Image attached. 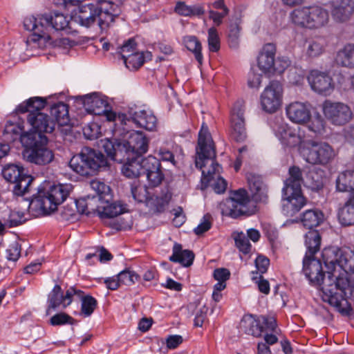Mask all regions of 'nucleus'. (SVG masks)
I'll return each instance as SVG.
<instances>
[{
  "label": "nucleus",
  "mask_w": 354,
  "mask_h": 354,
  "mask_svg": "<svg viewBox=\"0 0 354 354\" xmlns=\"http://www.w3.org/2000/svg\"><path fill=\"white\" fill-rule=\"evenodd\" d=\"M214 145L208 128L203 124L198 133V147L195 159L196 167L202 171L201 183L207 187L212 180L214 192L223 194L227 188V182L220 176L221 167L216 162Z\"/></svg>",
  "instance_id": "obj_1"
},
{
  "label": "nucleus",
  "mask_w": 354,
  "mask_h": 354,
  "mask_svg": "<svg viewBox=\"0 0 354 354\" xmlns=\"http://www.w3.org/2000/svg\"><path fill=\"white\" fill-rule=\"evenodd\" d=\"M348 259L344 272L335 276V279L330 275L326 279L322 295L324 301L334 306L343 315H349L351 311L346 298L353 297L354 293V250L351 251Z\"/></svg>",
  "instance_id": "obj_2"
},
{
  "label": "nucleus",
  "mask_w": 354,
  "mask_h": 354,
  "mask_svg": "<svg viewBox=\"0 0 354 354\" xmlns=\"http://www.w3.org/2000/svg\"><path fill=\"white\" fill-rule=\"evenodd\" d=\"M68 24L67 17L59 12L26 17L24 21L25 28L33 32L26 40L27 51L34 55V50L52 44L50 31L64 30Z\"/></svg>",
  "instance_id": "obj_3"
},
{
  "label": "nucleus",
  "mask_w": 354,
  "mask_h": 354,
  "mask_svg": "<svg viewBox=\"0 0 354 354\" xmlns=\"http://www.w3.org/2000/svg\"><path fill=\"white\" fill-rule=\"evenodd\" d=\"M114 6L113 3L106 1L81 5L74 16V20L86 28L92 26L97 21L101 29L106 28L118 16Z\"/></svg>",
  "instance_id": "obj_4"
},
{
  "label": "nucleus",
  "mask_w": 354,
  "mask_h": 354,
  "mask_svg": "<svg viewBox=\"0 0 354 354\" xmlns=\"http://www.w3.org/2000/svg\"><path fill=\"white\" fill-rule=\"evenodd\" d=\"M71 184L53 185L43 189L29 203L28 209L36 216L46 215L57 209L72 191Z\"/></svg>",
  "instance_id": "obj_5"
},
{
  "label": "nucleus",
  "mask_w": 354,
  "mask_h": 354,
  "mask_svg": "<svg viewBox=\"0 0 354 354\" xmlns=\"http://www.w3.org/2000/svg\"><path fill=\"white\" fill-rule=\"evenodd\" d=\"M290 19L297 26L315 30L328 25L329 13L326 8L319 5L301 6L290 12Z\"/></svg>",
  "instance_id": "obj_6"
},
{
  "label": "nucleus",
  "mask_w": 354,
  "mask_h": 354,
  "mask_svg": "<svg viewBox=\"0 0 354 354\" xmlns=\"http://www.w3.org/2000/svg\"><path fill=\"white\" fill-rule=\"evenodd\" d=\"M70 167L81 176H87L91 172L105 170L109 167V162L100 151L90 147H84L80 153L74 156L69 162Z\"/></svg>",
  "instance_id": "obj_7"
},
{
  "label": "nucleus",
  "mask_w": 354,
  "mask_h": 354,
  "mask_svg": "<svg viewBox=\"0 0 354 354\" xmlns=\"http://www.w3.org/2000/svg\"><path fill=\"white\" fill-rule=\"evenodd\" d=\"M300 154L309 164L326 165L331 162L336 153L327 142L309 140L300 147Z\"/></svg>",
  "instance_id": "obj_8"
},
{
  "label": "nucleus",
  "mask_w": 354,
  "mask_h": 354,
  "mask_svg": "<svg viewBox=\"0 0 354 354\" xmlns=\"http://www.w3.org/2000/svg\"><path fill=\"white\" fill-rule=\"evenodd\" d=\"M32 139L30 142H25L26 136H21V142L24 145H30L22 152L24 159L30 162L37 165H46L50 163L54 159L53 151L46 147L44 144L47 142H38L36 139V135H31Z\"/></svg>",
  "instance_id": "obj_9"
},
{
  "label": "nucleus",
  "mask_w": 354,
  "mask_h": 354,
  "mask_svg": "<svg viewBox=\"0 0 354 354\" xmlns=\"http://www.w3.org/2000/svg\"><path fill=\"white\" fill-rule=\"evenodd\" d=\"M322 257L328 269V277L330 275L335 279V276L344 272L348 261V257H350V252H346L337 247H328L324 249Z\"/></svg>",
  "instance_id": "obj_10"
},
{
  "label": "nucleus",
  "mask_w": 354,
  "mask_h": 354,
  "mask_svg": "<svg viewBox=\"0 0 354 354\" xmlns=\"http://www.w3.org/2000/svg\"><path fill=\"white\" fill-rule=\"evenodd\" d=\"M28 122L35 131L34 133L25 136L28 139H32L31 135H36V139L39 138L41 142H47L48 139L43 133H50L56 127V123L48 115L41 111L31 112L27 118Z\"/></svg>",
  "instance_id": "obj_11"
},
{
  "label": "nucleus",
  "mask_w": 354,
  "mask_h": 354,
  "mask_svg": "<svg viewBox=\"0 0 354 354\" xmlns=\"http://www.w3.org/2000/svg\"><path fill=\"white\" fill-rule=\"evenodd\" d=\"M4 178L15 184L13 192L15 195L23 196L29 192L33 178L24 174V169L16 165L4 167L2 171Z\"/></svg>",
  "instance_id": "obj_12"
},
{
  "label": "nucleus",
  "mask_w": 354,
  "mask_h": 354,
  "mask_svg": "<svg viewBox=\"0 0 354 354\" xmlns=\"http://www.w3.org/2000/svg\"><path fill=\"white\" fill-rule=\"evenodd\" d=\"M283 98V87L276 80L271 81L266 86L260 96L262 109L270 113L277 111L281 105Z\"/></svg>",
  "instance_id": "obj_13"
},
{
  "label": "nucleus",
  "mask_w": 354,
  "mask_h": 354,
  "mask_svg": "<svg viewBox=\"0 0 354 354\" xmlns=\"http://www.w3.org/2000/svg\"><path fill=\"white\" fill-rule=\"evenodd\" d=\"M322 111L325 117L335 125H344L353 117L350 107L342 102L325 100L322 104Z\"/></svg>",
  "instance_id": "obj_14"
},
{
  "label": "nucleus",
  "mask_w": 354,
  "mask_h": 354,
  "mask_svg": "<svg viewBox=\"0 0 354 354\" xmlns=\"http://www.w3.org/2000/svg\"><path fill=\"white\" fill-rule=\"evenodd\" d=\"M81 295L82 290L74 286L70 287L64 292L59 285H55L48 296L47 313H50L51 309L66 308L75 300V296Z\"/></svg>",
  "instance_id": "obj_15"
},
{
  "label": "nucleus",
  "mask_w": 354,
  "mask_h": 354,
  "mask_svg": "<svg viewBox=\"0 0 354 354\" xmlns=\"http://www.w3.org/2000/svg\"><path fill=\"white\" fill-rule=\"evenodd\" d=\"M307 79L312 90L319 95H330L335 89L333 80L327 71L311 70Z\"/></svg>",
  "instance_id": "obj_16"
},
{
  "label": "nucleus",
  "mask_w": 354,
  "mask_h": 354,
  "mask_svg": "<svg viewBox=\"0 0 354 354\" xmlns=\"http://www.w3.org/2000/svg\"><path fill=\"white\" fill-rule=\"evenodd\" d=\"M245 106L242 101H237L230 114L231 136L236 142H243L247 138L245 127Z\"/></svg>",
  "instance_id": "obj_17"
},
{
  "label": "nucleus",
  "mask_w": 354,
  "mask_h": 354,
  "mask_svg": "<svg viewBox=\"0 0 354 354\" xmlns=\"http://www.w3.org/2000/svg\"><path fill=\"white\" fill-rule=\"evenodd\" d=\"M149 140L146 135L140 131H131L129 132L127 140L123 141L126 147L125 154L142 156L147 152Z\"/></svg>",
  "instance_id": "obj_18"
},
{
  "label": "nucleus",
  "mask_w": 354,
  "mask_h": 354,
  "mask_svg": "<svg viewBox=\"0 0 354 354\" xmlns=\"http://www.w3.org/2000/svg\"><path fill=\"white\" fill-rule=\"evenodd\" d=\"M303 272L306 278L313 285H317L321 287L323 292L324 282L328 276L326 277L322 272V267L319 260L313 257H304L303 260Z\"/></svg>",
  "instance_id": "obj_19"
},
{
  "label": "nucleus",
  "mask_w": 354,
  "mask_h": 354,
  "mask_svg": "<svg viewBox=\"0 0 354 354\" xmlns=\"http://www.w3.org/2000/svg\"><path fill=\"white\" fill-rule=\"evenodd\" d=\"M249 204L250 200L247 196L239 197L236 194L234 198L226 201L222 208V214L233 218L242 215H251L253 211L250 209Z\"/></svg>",
  "instance_id": "obj_20"
},
{
  "label": "nucleus",
  "mask_w": 354,
  "mask_h": 354,
  "mask_svg": "<svg viewBox=\"0 0 354 354\" xmlns=\"http://www.w3.org/2000/svg\"><path fill=\"white\" fill-rule=\"evenodd\" d=\"M142 168L151 187H157L162 183L164 174L159 159L151 155L142 158Z\"/></svg>",
  "instance_id": "obj_21"
},
{
  "label": "nucleus",
  "mask_w": 354,
  "mask_h": 354,
  "mask_svg": "<svg viewBox=\"0 0 354 354\" xmlns=\"http://www.w3.org/2000/svg\"><path fill=\"white\" fill-rule=\"evenodd\" d=\"M282 212L288 217L294 216L306 204L301 191L292 190L290 192V194L282 191Z\"/></svg>",
  "instance_id": "obj_22"
},
{
  "label": "nucleus",
  "mask_w": 354,
  "mask_h": 354,
  "mask_svg": "<svg viewBox=\"0 0 354 354\" xmlns=\"http://www.w3.org/2000/svg\"><path fill=\"white\" fill-rule=\"evenodd\" d=\"M286 113L288 118L295 124H304L308 122L311 118V113L308 105L301 102H293L286 107Z\"/></svg>",
  "instance_id": "obj_23"
},
{
  "label": "nucleus",
  "mask_w": 354,
  "mask_h": 354,
  "mask_svg": "<svg viewBox=\"0 0 354 354\" xmlns=\"http://www.w3.org/2000/svg\"><path fill=\"white\" fill-rule=\"evenodd\" d=\"M50 114L54 118L56 125L61 132L68 134L71 131L68 106L64 102L55 104L50 109Z\"/></svg>",
  "instance_id": "obj_24"
},
{
  "label": "nucleus",
  "mask_w": 354,
  "mask_h": 354,
  "mask_svg": "<svg viewBox=\"0 0 354 354\" xmlns=\"http://www.w3.org/2000/svg\"><path fill=\"white\" fill-rule=\"evenodd\" d=\"M83 104L88 113L97 115L106 112L109 105L106 97L97 93L84 96Z\"/></svg>",
  "instance_id": "obj_25"
},
{
  "label": "nucleus",
  "mask_w": 354,
  "mask_h": 354,
  "mask_svg": "<svg viewBox=\"0 0 354 354\" xmlns=\"http://www.w3.org/2000/svg\"><path fill=\"white\" fill-rule=\"evenodd\" d=\"M129 122H132L136 127L145 129L148 131L155 129L157 124L156 116L150 111L139 110L136 111H129Z\"/></svg>",
  "instance_id": "obj_26"
},
{
  "label": "nucleus",
  "mask_w": 354,
  "mask_h": 354,
  "mask_svg": "<svg viewBox=\"0 0 354 354\" xmlns=\"http://www.w3.org/2000/svg\"><path fill=\"white\" fill-rule=\"evenodd\" d=\"M275 135L281 140L282 145L295 147L302 142V138L295 130L289 128L287 124H281L274 127Z\"/></svg>",
  "instance_id": "obj_27"
},
{
  "label": "nucleus",
  "mask_w": 354,
  "mask_h": 354,
  "mask_svg": "<svg viewBox=\"0 0 354 354\" xmlns=\"http://www.w3.org/2000/svg\"><path fill=\"white\" fill-rule=\"evenodd\" d=\"M354 11L353 0H333L331 14L335 21L344 22L349 19Z\"/></svg>",
  "instance_id": "obj_28"
},
{
  "label": "nucleus",
  "mask_w": 354,
  "mask_h": 354,
  "mask_svg": "<svg viewBox=\"0 0 354 354\" xmlns=\"http://www.w3.org/2000/svg\"><path fill=\"white\" fill-rule=\"evenodd\" d=\"M247 179L252 198L256 201L265 202L268 198V188L260 176L248 174Z\"/></svg>",
  "instance_id": "obj_29"
},
{
  "label": "nucleus",
  "mask_w": 354,
  "mask_h": 354,
  "mask_svg": "<svg viewBox=\"0 0 354 354\" xmlns=\"http://www.w3.org/2000/svg\"><path fill=\"white\" fill-rule=\"evenodd\" d=\"M276 47L273 44H265L257 58V64L263 73L269 72L274 66Z\"/></svg>",
  "instance_id": "obj_30"
},
{
  "label": "nucleus",
  "mask_w": 354,
  "mask_h": 354,
  "mask_svg": "<svg viewBox=\"0 0 354 354\" xmlns=\"http://www.w3.org/2000/svg\"><path fill=\"white\" fill-rule=\"evenodd\" d=\"M240 329L246 334L259 337L261 336L263 326L259 317L248 314L245 315L241 319Z\"/></svg>",
  "instance_id": "obj_31"
},
{
  "label": "nucleus",
  "mask_w": 354,
  "mask_h": 354,
  "mask_svg": "<svg viewBox=\"0 0 354 354\" xmlns=\"http://www.w3.org/2000/svg\"><path fill=\"white\" fill-rule=\"evenodd\" d=\"M127 162L122 167V173L129 178L138 177L142 174V158L140 156H132L131 154H125Z\"/></svg>",
  "instance_id": "obj_32"
},
{
  "label": "nucleus",
  "mask_w": 354,
  "mask_h": 354,
  "mask_svg": "<svg viewBox=\"0 0 354 354\" xmlns=\"http://www.w3.org/2000/svg\"><path fill=\"white\" fill-rule=\"evenodd\" d=\"M288 178L284 181V186L282 191L286 192V194H290L292 190L301 191V184L304 183L302 172L301 169L297 166H292L289 168Z\"/></svg>",
  "instance_id": "obj_33"
},
{
  "label": "nucleus",
  "mask_w": 354,
  "mask_h": 354,
  "mask_svg": "<svg viewBox=\"0 0 354 354\" xmlns=\"http://www.w3.org/2000/svg\"><path fill=\"white\" fill-rule=\"evenodd\" d=\"M102 147L112 160L122 162L124 160L126 147L123 142H113L109 139L102 140Z\"/></svg>",
  "instance_id": "obj_34"
},
{
  "label": "nucleus",
  "mask_w": 354,
  "mask_h": 354,
  "mask_svg": "<svg viewBox=\"0 0 354 354\" xmlns=\"http://www.w3.org/2000/svg\"><path fill=\"white\" fill-rule=\"evenodd\" d=\"M336 189L340 192H351L354 190L353 169H346L338 174Z\"/></svg>",
  "instance_id": "obj_35"
},
{
  "label": "nucleus",
  "mask_w": 354,
  "mask_h": 354,
  "mask_svg": "<svg viewBox=\"0 0 354 354\" xmlns=\"http://www.w3.org/2000/svg\"><path fill=\"white\" fill-rule=\"evenodd\" d=\"M151 57L152 55L149 51H138L125 55L124 58L122 59L127 68L133 71L138 69L147 60L151 59Z\"/></svg>",
  "instance_id": "obj_36"
},
{
  "label": "nucleus",
  "mask_w": 354,
  "mask_h": 354,
  "mask_svg": "<svg viewBox=\"0 0 354 354\" xmlns=\"http://www.w3.org/2000/svg\"><path fill=\"white\" fill-rule=\"evenodd\" d=\"M176 13L187 17H201L205 14V9L202 5H187L183 1H178L174 8Z\"/></svg>",
  "instance_id": "obj_37"
},
{
  "label": "nucleus",
  "mask_w": 354,
  "mask_h": 354,
  "mask_svg": "<svg viewBox=\"0 0 354 354\" xmlns=\"http://www.w3.org/2000/svg\"><path fill=\"white\" fill-rule=\"evenodd\" d=\"M194 253L188 250H183L180 244L175 243L173 247V254L169 260L180 263L185 267H189L193 263Z\"/></svg>",
  "instance_id": "obj_38"
},
{
  "label": "nucleus",
  "mask_w": 354,
  "mask_h": 354,
  "mask_svg": "<svg viewBox=\"0 0 354 354\" xmlns=\"http://www.w3.org/2000/svg\"><path fill=\"white\" fill-rule=\"evenodd\" d=\"M338 220L344 226L354 225V197L350 196L338 211Z\"/></svg>",
  "instance_id": "obj_39"
},
{
  "label": "nucleus",
  "mask_w": 354,
  "mask_h": 354,
  "mask_svg": "<svg viewBox=\"0 0 354 354\" xmlns=\"http://www.w3.org/2000/svg\"><path fill=\"white\" fill-rule=\"evenodd\" d=\"M111 198H107L101 202L102 207H100L101 210L99 215L101 218H113L125 212V207L122 204L109 203Z\"/></svg>",
  "instance_id": "obj_40"
},
{
  "label": "nucleus",
  "mask_w": 354,
  "mask_h": 354,
  "mask_svg": "<svg viewBox=\"0 0 354 354\" xmlns=\"http://www.w3.org/2000/svg\"><path fill=\"white\" fill-rule=\"evenodd\" d=\"M335 62L342 66L354 68V44H347L338 50Z\"/></svg>",
  "instance_id": "obj_41"
},
{
  "label": "nucleus",
  "mask_w": 354,
  "mask_h": 354,
  "mask_svg": "<svg viewBox=\"0 0 354 354\" xmlns=\"http://www.w3.org/2000/svg\"><path fill=\"white\" fill-rule=\"evenodd\" d=\"M307 257H313L320 248L321 236L317 230H310L305 235Z\"/></svg>",
  "instance_id": "obj_42"
},
{
  "label": "nucleus",
  "mask_w": 354,
  "mask_h": 354,
  "mask_svg": "<svg viewBox=\"0 0 354 354\" xmlns=\"http://www.w3.org/2000/svg\"><path fill=\"white\" fill-rule=\"evenodd\" d=\"M46 105V101L45 99L34 97L20 104L16 110L18 113L29 112L30 113L31 112L40 111Z\"/></svg>",
  "instance_id": "obj_43"
},
{
  "label": "nucleus",
  "mask_w": 354,
  "mask_h": 354,
  "mask_svg": "<svg viewBox=\"0 0 354 354\" xmlns=\"http://www.w3.org/2000/svg\"><path fill=\"white\" fill-rule=\"evenodd\" d=\"M324 220L323 213L318 209H308L302 214L301 222L309 229L318 226Z\"/></svg>",
  "instance_id": "obj_44"
},
{
  "label": "nucleus",
  "mask_w": 354,
  "mask_h": 354,
  "mask_svg": "<svg viewBox=\"0 0 354 354\" xmlns=\"http://www.w3.org/2000/svg\"><path fill=\"white\" fill-rule=\"evenodd\" d=\"M306 186L314 191H319L324 187V171L313 169L310 171L306 180Z\"/></svg>",
  "instance_id": "obj_45"
},
{
  "label": "nucleus",
  "mask_w": 354,
  "mask_h": 354,
  "mask_svg": "<svg viewBox=\"0 0 354 354\" xmlns=\"http://www.w3.org/2000/svg\"><path fill=\"white\" fill-rule=\"evenodd\" d=\"M183 43L189 51H192L199 64H202L203 55L202 46L198 39L194 35H187L183 37Z\"/></svg>",
  "instance_id": "obj_46"
},
{
  "label": "nucleus",
  "mask_w": 354,
  "mask_h": 354,
  "mask_svg": "<svg viewBox=\"0 0 354 354\" xmlns=\"http://www.w3.org/2000/svg\"><path fill=\"white\" fill-rule=\"evenodd\" d=\"M77 299L82 301L81 313L84 317L91 315L97 306V300L91 295H85L82 290L81 296H75V300Z\"/></svg>",
  "instance_id": "obj_47"
},
{
  "label": "nucleus",
  "mask_w": 354,
  "mask_h": 354,
  "mask_svg": "<svg viewBox=\"0 0 354 354\" xmlns=\"http://www.w3.org/2000/svg\"><path fill=\"white\" fill-rule=\"evenodd\" d=\"M325 50V41L322 37H316L308 41L306 54L309 57H316L321 55Z\"/></svg>",
  "instance_id": "obj_48"
},
{
  "label": "nucleus",
  "mask_w": 354,
  "mask_h": 354,
  "mask_svg": "<svg viewBox=\"0 0 354 354\" xmlns=\"http://www.w3.org/2000/svg\"><path fill=\"white\" fill-rule=\"evenodd\" d=\"M240 23L239 19H236L234 21L232 20L230 23L227 37L230 48H236L239 46L241 32Z\"/></svg>",
  "instance_id": "obj_49"
},
{
  "label": "nucleus",
  "mask_w": 354,
  "mask_h": 354,
  "mask_svg": "<svg viewBox=\"0 0 354 354\" xmlns=\"http://www.w3.org/2000/svg\"><path fill=\"white\" fill-rule=\"evenodd\" d=\"M168 203L169 198L167 196L158 197L157 196H150L148 201H147L146 206L151 212H161L165 209Z\"/></svg>",
  "instance_id": "obj_50"
},
{
  "label": "nucleus",
  "mask_w": 354,
  "mask_h": 354,
  "mask_svg": "<svg viewBox=\"0 0 354 354\" xmlns=\"http://www.w3.org/2000/svg\"><path fill=\"white\" fill-rule=\"evenodd\" d=\"M102 201H104V200H102L100 196H91L88 195L86 198H80V204H83L85 206L87 205L89 215L97 214L99 216L101 210L100 207H102Z\"/></svg>",
  "instance_id": "obj_51"
},
{
  "label": "nucleus",
  "mask_w": 354,
  "mask_h": 354,
  "mask_svg": "<svg viewBox=\"0 0 354 354\" xmlns=\"http://www.w3.org/2000/svg\"><path fill=\"white\" fill-rule=\"evenodd\" d=\"M90 187L97 194L96 196H100L102 200L104 201L107 198H111L110 187L97 179L91 181Z\"/></svg>",
  "instance_id": "obj_52"
},
{
  "label": "nucleus",
  "mask_w": 354,
  "mask_h": 354,
  "mask_svg": "<svg viewBox=\"0 0 354 354\" xmlns=\"http://www.w3.org/2000/svg\"><path fill=\"white\" fill-rule=\"evenodd\" d=\"M235 245L239 251L245 254H249L251 251L252 245L246 236L243 232H237L234 236Z\"/></svg>",
  "instance_id": "obj_53"
},
{
  "label": "nucleus",
  "mask_w": 354,
  "mask_h": 354,
  "mask_svg": "<svg viewBox=\"0 0 354 354\" xmlns=\"http://www.w3.org/2000/svg\"><path fill=\"white\" fill-rule=\"evenodd\" d=\"M208 47L212 52H217L220 49V38L217 30L214 27L208 29Z\"/></svg>",
  "instance_id": "obj_54"
},
{
  "label": "nucleus",
  "mask_w": 354,
  "mask_h": 354,
  "mask_svg": "<svg viewBox=\"0 0 354 354\" xmlns=\"http://www.w3.org/2000/svg\"><path fill=\"white\" fill-rule=\"evenodd\" d=\"M24 214L19 211H10L4 222L10 227L21 225L25 221Z\"/></svg>",
  "instance_id": "obj_55"
},
{
  "label": "nucleus",
  "mask_w": 354,
  "mask_h": 354,
  "mask_svg": "<svg viewBox=\"0 0 354 354\" xmlns=\"http://www.w3.org/2000/svg\"><path fill=\"white\" fill-rule=\"evenodd\" d=\"M131 194L135 201L145 205L150 196L146 186L138 185L131 188Z\"/></svg>",
  "instance_id": "obj_56"
},
{
  "label": "nucleus",
  "mask_w": 354,
  "mask_h": 354,
  "mask_svg": "<svg viewBox=\"0 0 354 354\" xmlns=\"http://www.w3.org/2000/svg\"><path fill=\"white\" fill-rule=\"evenodd\" d=\"M118 276L121 283L126 286H130L134 283L139 279V276L135 272L129 270L120 272Z\"/></svg>",
  "instance_id": "obj_57"
},
{
  "label": "nucleus",
  "mask_w": 354,
  "mask_h": 354,
  "mask_svg": "<svg viewBox=\"0 0 354 354\" xmlns=\"http://www.w3.org/2000/svg\"><path fill=\"white\" fill-rule=\"evenodd\" d=\"M212 225V218L209 214L203 216L201 223L194 228V232L196 235H201L208 231Z\"/></svg>",
  "instance_id": "obj_58"
},
{
  "label": "nucleus",
  "mask_w": 354,
  "mask_h": 354,
  "mask_svg": "<svg viewBox=\"0 0 354 354\" xmlns=\"http://www.w3.org/2000/svg\"><path fill=\"white\" fill-rule=\"evenodd\" d=\"M83 133L88 140H94L100 135V127L96 123H91L83 128Z\"/></svg>",
  "instance_id": "obj_59"
},
{
  "label": "nucleus",
  "mask_w": 354,
  "mask_h": 354,
  "mask_svg": "<svg viewBox=\"0 0 354 354\" xmlns=\"http://www.w3.org/2000/svg\"><path fill=\"white\" fill-rule=\"evenodd\" d=\"M21 245L17 241L11 243L6 249V258L9 261H15L20 257Z\"/></svg>",
  "instance_id": "obj_60"
},
{
  "label": "nucleus",
  "mask_w": 354,
  "mask_h": 354,
  "mask_svg": "<svg viewBox=\"0 0 354 354\" xmlns=\"http://www.w3.org/2000/svg\"><path fill=\"white\" fill-rule=\"evenodd\" d=\"M73 317L64 313H57L50 318V324L53 326L63 325L65 324H72Z\"/></svg>",
  "instance_id": "obj_61"
},
{
  "label": "nucleus",
  "mask_w": 354,
  "mask_h": 354,
  "mask_svg": "<svg viewBox=\"0 0 354 354\" xmlns=\"http://www.w3.org/2000/svg\"><path fill=\"white\" fill-rule=\"evenodd\" d=\"M208 12L209 19H211L216 26H220L223 23V18L228 15L229 9L225 8V11L222 12H217L209 9Z\"/></svg>",
  "instance_id": "obj_62"
},
{
  "label": "nucleus",
  "mask_w": 354,
  "mask_h": 354,
  "mask_svg": "<svg viewBox=\"0 0 354 354\" xmlns=\"http://www.w3.org/2000/svg\"><path fill=\"white\" fill-rule=\"evenodd\" d=\"M208 311V308L203 305L196 312L194 319V324L196 327H202L205 320L207 318V313Z\"/></svg>",
  "instance_id": "obj_63"
},
{
  "label": "nucleus",
  "mask_w": 354,
  "mask_h": 354,
  "mask_svg": "<svg viewBox=\"0 0 354 354\" xmlns=\"http://www.w3.org/2000/svg\"><path fill=\"white\" fill-rule=\"evenodd\" d=\"M172 214L174 216L172 223L175 227H180L186 220V217L183 214V210L181 207H178L172 210Z\"/></svg>",
  "instance_id": "obj_64"
}]
</instances>
